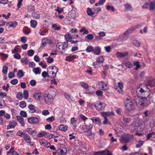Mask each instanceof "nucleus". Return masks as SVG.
Masks as SVG:
<instances>
[{"mask_svg":"<svg viewBox=\"0 0 155 155\" xmlns=\"http://www.w3.org/2000/svg\"><path fill=\"white\" fill-rule=\"evenodd\" d=\"M137 95L134 96V101L138 107L142 109L146 106L145 100L150 94V92L142 88L137 89Z\"/></svg>","mask_w":155,"mask_h":155,"instance_id":"obj_1","label":"nucleus"},{"mask_svg":"<svg viewBox=\"0 0 155 155\" xmlns=\"http://www.w3.org/2000/svg\"><path fill=\"white\" fill-rule=\"evenodd\" d=\"M28 122L30 124H38L39 123V120L37 117H31L28 118Z\"/></svg>","mask_w":155,"mask_h":155,"instance_id":"obj_7","label":"nucleus"},{"mask_svg":"<svg viewBox=\"0 0 155 155\" xmlns=\"http://www.w3.org/2000/svg\"><path fill=\"white\" fill-rule=\"evenodd\" d=\"M143 143H144L143 141H142V140H139L138 141V144H137L136 145V147L137 148L140 147L141 146L143 145Z\"/></svg>","mask_w":155,"mask_h":155,"instance_id":"obj_46","label":"nucleus"},{"mask_svg":"<svg viewBox=\"0 0 155 155\" xmlns=\"http://www.w3.org/2000/svg\"><path fill=\"white\" fill-rule=\"evenodd\" d=\"M8 69V67L5 65L3 67L2 72L5 74H6L7 73V71Z\"/></svg>","mask_w":155,"mask_h":155,"instance_id":"obj_36","label":"nucleus"},{"mask_svg":"<svg viewBox=\"0 0 155 155\" xmlns=\"http://www.w3.org/2000/svg\"><path fill=\"white\" fill-rule=\"evenodd\" d=\"M133 103L131 101L128 102H125V106L127 109L128 110H131L133 109Z\"/></svg>","mask_w":155,"mask_h":155,"instance_id":"obj_12","label":"nucleus"},{"mask_svg":"<svg viewBox=\"0 0 155 155\" xmlns=\"http://www.w3.org/2000/svg\"><path fill=\"white\" fill-rule=\"evenodd\" d=\"M62 50H66L68 48V44L67 42L62 43Z\"/></svg>","mask_w":155,"mask_h":155,"instance_id":"obj_37","label":"nucleus"},{"mask_svg":"<svg viewBox=\"0 0 155 155\" xmlns=\"http://www.w3.org/2000/svg\"><path fill=\"white\" fill-rule=\"evenodd\" d=\"M18 82V81L17 79H14L10 81V83L12 85H15L17 84Z\"/></svg>","mask_w":155,"mask_h":155,"instance_id":"obj_62","label":"nucleus"},{"mask_svg":"<svg viewBox=\"0 0 155 155\" xmlns=\"http://www.w3.org/2000/svg\"><path fill=\"white\" fill-rule=\"evenodd\" d=\"M155 135V133L152 132L151 133L148 134L147 136V140L149 139L153 135Z\"/></svg>","mask_w":155,"mask_h":155,"instance_id":"obj_40","label":"nucleus"},{"mask_svg":"<svg viewBox=\"0 0 155 155\" xmlns=\"http://www.w3.org/2000/svg\"><path fill=\"white\" fill-rule=\"evenodd\" d=\"M124 6L126 9L127 10H131L132 9V6L129 4L127 3Z\"/></svg>","mask_w":155,"mask_h":155,"instance_id":"obj_38","label":"nucleus"},{"mask_svg":"<svg viewBox=\"0 0 155 155\" xmlns=\"http://www.w3.org/2000/svg\"><path fill=\"white\" fill-rule=\"evenodd\" d=\"M7 155H19V154L16 151L12 152V153H7Z\"/></svg>","mask_w":155,"mask_h":155,"instance_id":"obj_64","label":"nucleus"},{"mask_svg":"<svg viewBox=\"0 0 155 155\" xmlns=\"http://www.w3.org/2000/svg\"><path fill=\"white\" fill-rule=\"evenodd\" d=\"M58 129L59 130L65 131L68 129V127L67 126L63 125H61L58 127Z\"/></svg>","mask_w":155,"mask_h":155,"instance_id":"obj_24","label":"nucleus"},{"mask_svg":"<svg viewBox=\"0 0 155 155\" xmlns=\"http://www.w3.org/2000/svg\"><path fill=\"white\" fill-rule=\"evenodd\" d=\"M18 25V23L16 21H10L7 24V26L14 28Z\"/></svg>","mask_w":155,"mask_h":155,"instance_id":"obj_17","label":"nucleus"},{"mask_svg":"<svg viewBox=\"0 0 155 155\" xmlns=\"http://www.w3.org/2000/svg\"><path fill=\"white\" fill-rule=\"evenodd\" d=\"M64 96L69 102H70L72 101V98L70 95L68 94H65Z\"/></svg>","mask_w":155,"mask_h":155,"instance_id":"obj_32","label":"nucleus"},{"mask_svg":"<svg viewBox=\"0 0 155 155\" xmlns=\"http://www.w3.org/2000/svg\"><path fill=\"white\" fill-rule=\"evenodd\" d=\"M52 28L55 30H58L60 29L61 28L59 26H57L56 24H54L52 26Z\"/></svg>","mask_w":155,"mask_h":155,"instance_id":"obj_48","label":"nucleus"},{"mask_svg":"<svg viewBox=\"0 0 155 155\" xmlns=\"http://www.w3.org/2000/svg\"><path fill=\"white\" fill-rule=\"evenodd\" d=\"M92 125L90 124L89 125L87 126L86 125L83 126V130L84 132H88L92 128Z\"/></svg>","mask_w":155,"mask_h":155,"instance_id":"obj_13","label":"nucleus"},{"mask_svg":"<svg viewBox=\"0 0 155 155\" xmlns=\"http://www.w3.org/2000/svg\"><path fill=\"white\" fill-rule=\"evenodd\" d=\"M56 47L58 48L59 49L61 50L62 49V43L59 42L56 45Z\"/></svg>","mask_w":155,"mask_h":155,"instance_id":"obj_44","label":"nucleus"},{"mask_svg":"<svg viewBox=\"0 0 155 155\" xmlns=\"http://www.w3.org/2000/svg\"><path fill=\"white\" fill-rule=\"evenodd\" d=\"M30 23L31 26L33 28H35L37 24V21L35 20H31Z\"/></svg>","mask_w":155,"mask_h":155,"instance_id":"obj_27","label":"nucleus"},{"mask_svg":"<svg viewBox=\"0 0 155 155\" xmlns=\"http://www.w3.org/2000/svg\"><path fill=\"white\" fill-rule=\"evenodd\" d=\"M76 58V56L74 55H72L70 56H67L66 57V59L67 61H72Z\"/></svg>","mask_w":155,"mask_h":155,"instance_id":"obj_29","label":"nucleus"},{"mask_svg":"<svg viewBox=\"0 0 155 155\" xmlns=\"http://www.w3.org/2000/svg\"><path fill=\"white\" fill-rule=\"evenodd\" d=\"M17 123L13 120H11L9 124L7 126V129H9L12 127L14 128L16 126Z\"/></svg>","mask_w":155,"mask_h":155,"instance_id":"obj_14","label":"nucleus"},{"mask_svg":"<svg viewBox=\"0 0 155 155\" xmlns=\"http://www.w3.org/2000/svg\"><path fill=\"white\" fill-rule=\"evenodd\" d=\"M94 53L95 55H99L101 52V48L98 47H97L93 50Z\"/></svg>","mask_w":155,"mask_h":155,"instance_id":"obj_19","label":"nucleus"},{"mask_svg":"<svg viewBox=\"0 0 155 155\" xmlns=\"http://www.w3.org/2000/svg\"><path fill=\"white\" fill-rule=\"evenodd\" d=\"M33 71L35 74H39L41 73V69L39 67L35 68L33 69Z\"/></svg>","mask_w":155,"mask_h":155,"instance_id":"obj_26","label":"nucleus"},{"mask_svg":"<svg viewBox=\"0 0 155 155\" xmlns=\"http://www.w3.org/2000/svg\"><path fill=\"white\" fill-rule=\"evenodd\" d=\"M14 57L16 59H19L21 58V55L18 53H16L14 55Z\"/></svg>","mask_w":155,"mask_h":155,"instance_id":"obj_60","label":"nucleus"},{"mask_svg":"<svg viewBox=\"0 0 155 155\" xmlns=\"http://www.w3.org/2000/svg\"><path fill=\"white\" fill-rule=\"evenodd\" d=\"M139 26V25H137L130 27L124 32V35L125 36H127L128 35L133 33L136 29L138 28Z\"/></svg>","mask_w":155,"mask_h":155,"instance_id":"obj_4","label":"nucleus"},{"mask_svg":"<svg viewBox=\"0 0 155 155\" xmlns=\"http://www.w3.org/2000/svg\"><path fill=\"white\" fill-rule=\"evenodd\" d=\"M45 101L48 104H52L53 101L54 97L51 95L48 94L46 96H44Z\"/></svg>","mask_w":155,"mask_h":155,"instance_id":"obj_3","label":"nucleus"},{"mask_svg":"<svg viewBox=\"0 0 155 155\" xmlns=\"http://www.w3.org/2000/svg\"><path fill=\"white\" fill-rule=\"evenodd\" d=\"M106 105L105 103L98 101L95 104L94 106L97 110H103L105 108Z\"/></svg>","mask_w":155,"mask_h":155,"instance_id":"obj_5","label":"nucleus"},{"mask_svg":"<svg viewBox=\"0 0 155 155\" xmlns=\"http://www.w3.org/2000/svg\"><path fill=\"white\" fill-rule=\"evenodd\" d=\"M130 139L127 135H124L122 136L120 138V141L123 143H127L128 142Z\"/></svg>","mask_w":155,"mask_h":155,"instance_id":"obj_10","label":"nucleus"},{"mask_svg":"<svg viewBox=\"0 0 155 155\" xmlns=\"http://www.w3.org/2000/svg\"><path fill=\"white\" fill-rule=\"evenodd\" d=\"M54 59L52 58L49 57L47 59V61L49 63H52L53 62Z\"/></svg>","mask_w":155,"mask_h":155,"instance_id":"obj_59","label":"nucleus"},{"mask_svg":"<svg viewBox=\"0 0 155 155\" xmlns=\"http://www.w3.org/2000/svg\"><path fill=\"white\" fill-rule=\"evenodd\" d=\"M99 64L102 63L104 61V59L102 56L99 57L97 60Z\"/></svg>","mask_w":155,"mask_h":155,"instance_id":"obj_54","label":"nucleus"},{"mask_svg":"<svg viewBox=\"0 0 155 155\" xmlns=\"http://www.w3.org/2000/svg\"><path fill=\"white\" fill-rule=\"evenodd\" d=\"M87 13L88 15L91 16L93 15L94 14V12H92L91 9L89 8H87Z\"/></svg>","mask_w":155,"mask_h":155,"instance_id":"obj_33","label":"nucleus"},{"mask_svg":"<svg viewBox=\"0 0 155 155\" xmlns=\"http://www.w3.org/2000/svg\"><path fill=\"white\" fill-rule=\"evenodd\" d=\"M139 64V62L138 61H136L134 63V65L136 66V67L135 68V70H137L138 68L140 67Z\"/></svg>","mask_w":155,"mask_h":155,"instance_id":"obj_43","label":"nucleus"},{"mask_svg":"<svg viewBox=\"0 0 155 155\" xmlns=\"http://www.w3.org/2000/svg\"><path fill=\"white\" fill-rule=\"evenodd\" d=\"M106 8L108 10H111L113 12L114 11V8L113 6L108 5L106 7Z\"/></svg>","mask_w":155,"mask_h":155,"instance_id":"obj_47","label":"nucleus"},{"mask_svg":"<svg viewBox=\"0 0 155 155\" xmlns=\"http://www.w3.org/2000/svg\"><path fill=\"white\" fill-rule=\"evenodd\" d=\"M118 87L116 88L115 89L120 93H121L123 92V88L124 87L123 83L120 82L118 83Z\"/></svg>","mask_w":155,"mask_h":155,"instance_id":"obj_9","label":"nucleus"},{"mask_svg":"<svg viewBox=\"0 0 155 155\" xmlns=\"http://www.w3.org/2000/svg\"><path fill=\"white\" fill-rule=\"evenodd\" d=\"M57 92V90L56 89L53 88L50 90L48 94L51 95L53 96L54 97L55 96Z\"/></svg>","mask_w":155,"mask_h":155,"instance_id":"obj_23","label":"nucleus"},{"mask_svg":"<svg viewBox=\"0 0 155 155\" xmlns=\"http://www.w3.org/2000/svg\"><path fill=\"white\" fill-rule=\"evenodd\" d=\"M17 118L18 120V121L21 125L22 126H24L25 125V124L24 122L23 118L20 116H17Z\"/></svg>","mask_w":155,"mask_h":155,"instance_id":"obj_18","label":"nucleus"},{"mask_svg":"<svg viewBox=\"0 0 155 155\" xmlns=\"http://www.w3.org/2000/svg\"><path fill=\"white\" fill-rule=\"evenodd\" d=\"M48 69L51 70V72H52V75L53 78H54L58 71V68L55 66H50L48 68Z\"/></svg>","mask_w":155,"mask_h":155,"instance_id":"obj_6","label":"nucleus"},{"mask_svg":"<svg viewBox=\"0 0 155 155\" xmlns=\"http://www.w3.org/2000/svg\"><path fill=\"white\" fill-rule=\"evenodd\" d=\"M17 98L19 100H21L22 98V92H18L17 94Z\"/></svg>","mask_w":155,"mask_h":155,"instance_id":"obj_49","label":"nucleus"},{"mask_svg":"<svg viewBox=\"0 0 155 155\" xmlns=\"http://www.w3.org/2000/svg\"><path fill=\"white\" fill-rule=\"evenodd\" d=\"M27 132L30 135H33V134H36L37 132L35 130H33L31 128H27L26 130Z\"/></svg>","mask_w":155,"mask_h":155,"instance_id":"obj_22","label":"nucleus"},{"mask_svg":"<svg viewBox=\"0 0 155 155\" xmlns=\"http://www.w3.org/2000/svg\"><path fill=\"white\" fill-rule=\"evenodd\" d=\"M34 51L33 50H30L28 51V54L29 56H32L34 54Z\"/></svg>","mask_w":155,"mask_h":155,"instance_id":"obj_45","label":"nucleus"},{"mask_svg":"<svg viewBox=\"0 0 155 155\" xmlns=\"http://www.w3.org/2000/svg\"><path fill=\"white\" fill-rule=\"evenodd\" d=\"M131 126L134 127V130H135L137 128L139 124L137 122H134L132 124Z\"/></svg>","mask_w":155,"mask_h":155,"instance_id":"obj_35","label":"nucleus"},{"mask_svg":"<svg viewBox=\"0 0 155 155\" xmlns=\"http://www.w3.org/2000/svg\"><path fill=\"white\" fill-rule=\"evenodd\" d=\"M80 31L81 32H83V35L84 34H87L89 33L88 30L86 29L84 27L82 28L80 30Z\"/></svg>","mask_w":155,"mask_h":155,"instance_id":"obj_31","label":"nucleus"},{"mask_svg":"<svg viewBox=\"0 0 155 155\" xmlns=\"http://www.w3.org/2000/svg\"><path fill=\"white\" fill-rule=\"evenodd\" d=\"M21 61L22 63H24L26 65L29 62L28 60L26 58L24 59H22Z\"/></svg>","mask_w":155,"mask_h":155,"instance_id":"obj_50","label":"nucleus"},{"mask_svg":"<svg viewBox=\"0 0 155 155\" xmlns=\"http://www.w3.org/2000/svg\"><path fill=\"white\" fill-rule=\"evenodd\" d=\"M39 142L41 144H43L44 146H45V144L47 143L46 140L45 139H42L39 140Z\"/></svg>","mask_w":155,"mask_h":155,"instance_id":"obj_57","label":"nucleus"},{"mask_svg":"<svg viewBox=\"0 0 155 155\" xmlns=\"http://www.w3.org/2000/svg\"><path fill=\"white\" fill-rule=\"evenodd\" d=\"M86 38L88 40H91L93 38L94 36L93 35L91 34H89L86 37Z\"/></svg>","mask_w":155,"mask_h":155,"instance_id":"obj_61","label":"nucleus"},{"mask_svg":"<svg viewBox=\"0 0 155 155\" xmlns=\"http://www.w3.org/2000/svg\"><path fill=\"white\" fill-rule=\"evenodd\" d=\"M65 38L67 42L68 41L70 42L72 40V37L70 35L69 33L66 34L65 35Z\"/></svg>","mask_w":155,"mask_h":155,"instance_id":"obj_25","label":"nucleus"},{"mask_svg":"<svg viewBox=\"0 0 155 155\" xmlns=\"http://www.w3.org/2000/svg\"><path fill=\"white\" fill-rule=\"evenodd\" d=\"M101 115L104 118V121L103 122L104 124H106L109 123V121L108 120L107 117H111L114 115V114L113 112H102L101 113Z\"/></svg>","mask_w":155,"mask_h":155,"instance_id":"obj_2","label":"nucleus"},{"mask_svg":"<svg viewBox=\"0 0 155 155\" xmlns=\"http://www.w3.org/2000/svg\"><path fill=\"white\" fill-rule=\"evenodd\" d=\"M24 74L21 70H19L17 73V75L19 78H21L23 76Z\"/></svg>","mask_w":155,"mask_h":155,"instance_id":"obj_34","label":"nucleus"},{"mask_svg":"<svg viewBox=\"0 0 155 155\" xmlns=\"http://www.w3.org/2000/svg\"><path fill=\"white\" fill-rule=\"evenodd\" d=\"M125 65L128 68H130L132 67H133L132 64L129 62H127L125 63Z\"/></svg>","mask_w":155,"mask_h":155,"instance_id":"obj_56","label":"nucleus"},{"mask_svg":"<svg viewBox=\"0 0 155 155\" xmlns=\"http://www.w3.org/2000/svg\"><path fill=\"white\" fill-rule=\"evenodd\" d=\"M91 120L93 122L95 123H96L97 122L99 123H100L101 121V120L98 117H93L91 118Z\"/></svg>","mask_w":155,"mask_h":155,"instance_id":"obj_39","label":"nucleus"},{"mask_svg":"<svg viewBox=\"0 0 155 155\" xmlns=\"http://www.w3.org/2000/svg\"><path fill=\"white\" fill-rule=\"evenodd\" d=\"M47 44V42L45 39L43 40L42 41L41 44V48H44Z\"/></svg>","mask_w":155,"mask_h":155,"instance_id":"obj_52","label":"nucleus"},{"mask_svg":"<svg viewBox=\"0 0 155 155\" xmlns=\"http://www.w3.org/2000/svg\"><path fill=\"white\" fill-rule=\"evenodd\" d=\"M93 48L92 46H88L87 47L86 50L87 52H90L93 51Z\"/></svg>","mask_w":155,"mask_h":155,"instance_id":"obj_42","label":"nucleus"},{"mask_svg":"<svg viewBox=\"0 0 155 155\" xmlns=\"http://www.w3.org/2000/svg\"><path fill=\"white\" fill-rule=\"evenodd\" d=\"M104 151V154L106 155H112V153L110 152V151L108 150L103 151Z\"/></svg>","mask_w":155,"mask_h":155,"instance_id":"obj_63","label":"nucleus"},{"mask_svg":"<svg viewBox=\"0 0 155 155\" xmlns=\"http://www.w3.org/2000/svg\"><path fill=\"white\" fill-rule=\"evenodd\" d=\"M28 92L27 90H25L24 91L23 95L25 99H26L28 98Z\"/></svg>","mask_w":155,"mask_h":155,"instance_id":"obj_30","label":"nucleus"},{"mask_svg":"<svg viewBox=\"0 0 155 155\" xmlns=\"http://www.w3.org/2000/svg\"><path fill=\"white\" fill-rule=\"evenodd\" d=\"M148 84L150 87H153L155 85V80L152 79H150L148 81Z\"/></svg>","mask_w":155,"mask_h":155,"instance_id":"obj_21","label":"nucleus"},{"mask_svg":"<svg viewBox=\"0 0 155 155\" xmlns=\"http://www.w3.org/2000/svg\"><path fill=\"white\" fill-rule=\"evenodd\" d=\"M33 97L37 101H38L42 98V95L41 93L36 92L33 94Z\"/></svg>","mask_w":155,"mask_h":155,"instance_id":"obj_8","label":"nucleus"},{"mask_svg":"<svg viewBox=\"0 0 155 155\" xmlns=\"http://www.w3.org/2000/svg\"><path fill=\"white\" fill-rule=\"evenodd\" d=\"M28 108L30 110L29 112H30L31 113H34L36 110L35 107L33 104H31L29 105L28 106Z\"/></svg>","mask_w":155,"mask_h":155,"instance_id":"obj_20","label":"nucleus"},{"mask_svg":"<svg viewBox=\"0 0 155 155\" xmlns=\"http://www.w3.org/2000/svg\"><path fill=\"white\" fill-rule=\"evenodd\" d=\"M133 44L136 46L139 47L140 45V43L137 40H134L133 42Z\"/></svg>","mask_w":155,"mask_h":155,"instance_id":"obj_41","label":"nucleus"},{"mask_svg":"<svg viewBox=\"0 0 155 155\" xmlns=\"http://www.w3.org/2000/svg\"><path fill=\"white\" fill-rule=\"evenodd\" d=\"M20 114L22 117H26L27 115L26 113L24 111H21L20 112Z\"/></svg>","mask_w":155,"mask_h":155,"instance_id":"obj_51","label":"nucleus"},{"mask_svg":"<svg viewBox=\"0 0 155 155\" xmlns=\"http://www.w3.org/2000/svg\"><path fill=\"white\" fill-rule=\"evenodd\" d=\"M99 85L100 86V88L103 90H106L107 89V87H105L104 86V83L103 82H101L99 83Z\"/></svg>","mask_w":155,"mask_h":155,"instance_id":"obj_28","label":"nucleus"},{"mask_svg":"<svg viewBox=\"0 0 155 155\" xmlns=\"http://www.w3.org/2000/svg\"><path fill=\"white\" fill-rule=\"evenodd\" d=\"M76 120L74 118H72L71 120V124L73 125L75 127H76V125L75 124Z\"/></svg>","mask_w":155,"mask_h":155,"instance_id":"obj_58","label":"nucleus"},{"mask_svg":"<svg viewBox=\"0 0 155 155\" xmlns=\"http://www.w3.org/2000/svg\"><path fill=\"white\" fill-rule=\"evenodd\" d=\"M149 9L152 12L155 14V2L153 1L150 2Z\"/></svg>","mask_w":155,"mask_h":155,"instance_id":"obj_15","label":"nucleus"},{"mask_svg":"<svg viewBox=\"0 0 155 155\" xmlns=\"http://www.w3.org/2000/svg\"><path fill=\"white\" fill-rule=\"evenodd\" d=\"M26 105V103L24 101H22L20 103L19 106L21 108H24Z\"/></svg>","mask_w":155,"mask_h":155,"instance_id":"obj_53","label":"nucleus"},{"mask_svg":"<svg viewBox=\"0 0 155 155\" xmlns=\"http://www.w3.org/2000/svg\"><path fill=\"white\" fill-rule=\"evenodd\" d=\"M23 137L24 140L27 143H30L31 142V139L30 136L26 133H24Z\"/></svg>","mask_w":155,"mask_h":155,"instance_id":"obj_16","label":"nucleus"},{"mask_svg":"<svg viewBox=\"0 0 155 155\" xmlns=\"http://www.w3.org/2000/svg\"><path fill=\"white\" fill-rule=\"evenodd\" d=\"M127 52L121 53L119 52H117L116 53V57L118 58H121L127 56L128 55Z\"/></svg>","mask_w":155,"mask_h":155,"instance_id":"obj_11","label":"nucleus"},{"mask_svg":"<svg viewBox=\"0 0 155 155\" xmlns=\"http://www.w3.org/2000/svg\"><path fill=\"white\" fill-rule=\"evenodd\" d=\"M104 152L103 151L94 152L93 154L94 155H104Z\"/></svg>","mask_w":155,"mask_h":155,"instance_id":"obj_55","label":"nucleus"}]
</instances>
